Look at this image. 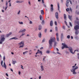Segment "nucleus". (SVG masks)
Masks as SVG:
<instances>
[{"mask_svg": "<svg viewBox=\"0 0 79 79\" xmlns=\"http://www.w3.org/2000/svg\"><path fill=\"white\" fill-rule=\"evenodd\" d=\"M55 40V37H53V39H52V37H51V38L49 40V48H51L52 47V43Z\"/></svg>", "mask_w": 79, "mask_h": 79, "instance_id": "nucleus-1", "label": "nucleus"}, {"mask_svg": "<svg viewBox=\"0 0 79 79\" xmlns=\"http://www.w3.org/2000/svg\"><path fill=\"white\" fill-rule=\"evenodd\" d=\"M77 65V64H75V66H73L72 67L73 69L71 70V72H73V74H76V73L75 72L76 69H78V67L76 66V67H75Z\"/></svg>", "mask_w": 79, "mask_h": 79, "instance_id": "nucleus-2", "label": "nucleus"}, {"mask_svg": "<svg viewBox=\"0 0 79 79\" xmlns=\"http://www.w3.org/2000/svg\"><path fill=\"white\" fill-rule=\"evenodd\" d=\"M5 40V35H1V40H0V44H2L3 42H4Z\"/></svg>", "mask_w": 79, "mask_h": 79, "instance_id": "nucleus-3", "label": "nucleus"}, {"mask_svg": "<svg viewBox=\"0 0 79 79\" xmlns=\"http://www.w3.org/2000/svg\"><path fill=\"white\" fill-rule=\"evenodd\" d=\"M19 45L20 46L19 48H23L24 46V41H21L20 43H19Z\"/></svg>", "mask_w": 79, "mask_h": 79, "instance_id": "nucleus-4", "label": "nucleus"}, {"mask_svg": "<svg viewBox=\"0 0 79 79\" xmlns=\"http://www.w3.org/2000/svg\"><path fill=\"white\" fill-rule=\"evenodd\" d=\"M69 51H70L71 53H72V54H74V53H75V52H76L77 51V52H79V51H78V50H75L74 51V52H73V49L72 47H70L69 48Z\"/></svg>", "mask_w": 79, "mask_h": 79, "instance_id": "nucleus-5", "label": "nucleus"}, {"mask_svg": "<svg viewBox=\"0 0 79 79\" xmlns=\"http://www.w3.org/2000/svg\"><path fill=\"white\" fill-rule=\"evenodd\" d=\"M62 45H63L65 48H69H69H70V47H69L67 45H66L63 43H62Z\"/></svg>", "mask_w": 79, "mask_h": 79, "instance_id": "nucleus-6", "label": "nucleus"}, {"mask_svg": "<svg viewBox=\"0 0 79 79\" xmlns=\"http://www.w3.org/2000/svg\"><path fill=\"white\" fill-rule=\"evenodd\" d=\"M74 29L75 31H77L78 29H79V26L78 25H76L74 27Z\"/></svg>", "mask_w": 79, "mask_h": 79, "instance_id": "nucleus-7", "label": "nucleus"}, {"mask_svg": "<svg viewBox=\"0 0 79 79\" xmlns=\"http://www.w3.org/2000/svg\"><path fill=\"white\" fill-rule=\"evenodd\" d=\"M56 40L58 42H59L60 40H59V37H58V33H57L56 34Z\"/></svg>", "mask_w": 79, "mask_h": 79, "instance_id": "nucleus-8", "label": "nucleus"}, {"mask_svg": "<svg viewBox=\"0 0 79 79\" xmlns=\"http://www.w3.org/2000/svg\"><path fill=\"white\" fill-rule=\"evenodd\" d=\"M51 11L53 12V5L52 4L51 5Z\"/></svg>", "mask_w": 79, "mask_h": 79, "instance_id": "nucleus-9", "label": "nucleus"}, {"mask_svg": "<svg viewBox=\"0 0 79 79\" xmlns=\"http://www.w3.org/2000/svg\"><path fill=\"white\" fill-rule=\"evenodd\" d=\"M55 16L56 19H58V12H56L55 13Z\"/></svg>", "mask_w": 79, "mask_h": 79, "instance_id": "nucleus-10", "label": "nucleus"}, {"mask_svg": "<svg viewBox=\"0 0 79 79\" xmlns=\"http://www.w3.org/2000/svg\"><path fill=\"white\" fill-rule=\"evenodd\" d=\"M69 0H67L66 1V6H67V7H68V6H69Z\"/></svg>", "mask_w": 79, "mask_h": 79, "instance_id": "nucleus-11", "label": "nucleus"}, {"mask_svg": "<svg viewBox=\"0 0 79 79\" xmlns=\"http://www.w3.org/2000/svg\"><path fill=\"white\" fill-rule=\"evenodd\" d=\"M26 32V29H23L22 30H20L19 32Z\"/></svg>", "mask_w": 79, "mask_h": 79, "instance_id": "nucleus-12", "label": "nucleus"}, {"mask_svg": "<svg viewBox=\"0 0 79 79\" xmlns=\"http://www.w3.org/2000/svg\"><path fill=\"white\" fill-rule=\"evenodd\" d=\"M38 37L40 38H41V37H42L41 35H42V33H41V32H39V33L38 34Z\"/></svg>", "mask_w": 79, "mask_h": 79, "instance_id": "nucleus-13", "label": "nucleus"}, {"mask_svg": "<svg viewBox=\"0 0 79 79\" xmlns=\"http://www.w3.org/2000/svg\"><path fill=\"white\" fill-rule=\"evenodd\" d=\"M12 34V33L10 32L8 34H7L6 35V37H8L10 35H11V34Z\"/></svg>", "mask_w": 79, "mask_h": 79, "instance_id": "nucleus-14", "label": "nucleus"}, {"mask_svg": "<svg viewBox=\"0 0 79 79\" xmlns=\"http://www.w3.org/2000/svg\"><path fill=\"white\" fill-rule=\"evenodd\" d=\"M68 18L69 19H70V21H71L72 20V15H71V16L69 15H68Z\"/></svg>", "mask_w": 79, "mask_h": 79, "instance_id": "nucleus-15", "label": "nucleus"}, {"mask_svg": "<svg viewBox=\"0 0 79 79\" xmlns=\"http://www.w3.org/2000/svg\"><path fill=\"white\" fill-rule=\"evenodd\" d=\"M23 1L20 0H18L16 1V3H23Z\"/></svg>", "mask_w": 79, "mask_h": 79, "instance_id": "nucleus-16", "label": "nucleus"}, {"mask_svg": "<svg viewBox=\"0 0 79 79\" xmlns=\"http://www.w3.org/2000/svg\"><path fill=\"white\" fill-rule=\"evenodd\" d=\"M12 39H15V40H16L18 39V38L16 37L12 38L10 39V40H12Z\"/></svg>", "mask_w": 79, "mask_h": 79, "instance_id": "nucleus-17", "label": "nucleus"}, {"mask_svg": "<svg viewBox=\"0 0 79 79\" xmlns=\"http://www.w3.org/2000/svg\"><path fill=\"white\" fill-rule=\"evenodd\" d=\"M61 39V40L62 41L63 40V33H62L61 34V36L60 37Z\"/></svg>", "mask_w": 79, "mask_h": 79, "instance_id": "nucleus-18", "label": "nucleus"}, {"mask_svg": "<svg viewBox=\"0 0 79 79\" xmlns=\"http://www.w3.org/2000/svg\"><path fill=\"white\" fill-rule=\"evenodd\" d=\"M12 64H15V63H17V62H16V60H15L14 61V60H12Z\"/></svg>", "mask_w": 79, "mask_h": 79, "instance_id": "nucleus-19", "label": "nucleus"}, {"mask_svg": "<svg viewBox=\"0 0 79 79\" xmlns=\"http://www.w3.org/2000/svg\"><path fill=\"white\" fill-rule=\"evenodd\" d=\"M50 26H53V21H51L50 22Z\"/></svg>", "mask_w": 79, "mask_h": 79, "instance_id": "nucleus-20", "label": "nucleus"}, {"mask_svg": "<svg viewBox=\"0 0 79 79\" xmlns=\"http://www.w3.org/2000/svg\"><path fill=\"white\" fill-rule=\"evenodd\" d=\"M75 34L76 35H77L79 34V31L77 30H76Z\"/></svg>", "mask_w": 79, "mask_h": 79, "instance_id": "nucleus-21", "label": "nucleus"}, {"mask_svg": "<svg viewBox=\"0 0 79 79\" xmlns=\"http://www.w3.org/2000/svg\"><path fill=\"white\" fill-rule=\"evenodd\" d=\"M64 18L65 20L66 19V14H64Z\"/></svg>", "mask_w": 79, "mask_h": 79, "instance_id": "nucleus-22", "label": "nucleus"}, {"mask_svg": "<svg viewBox=\"0 0 79 79\" xmlns=\"http://www.w3.org/2000/svg\"><path fill=\"white\" fill-rule=\"evenodd\" d=\"M38 53H41V55H42V52L38 50Z\"/></svg>", "mask_w": 79, "mask_h": 79, "instance_id": "nucleus-23", "label": "nucleus"}, {"mask_svg": "<svg viewBox=\"0 0 79 79\" xmlns=\"http://www.w3.org/2000/svg\"><path fill=\"white\" fill-rule=\"evenodd\" d=\"M41 15H44L45 13H44V10H41Z\"/></svg>", "mask_w": 79, "mask_h": 79, "instance_id": "nucleus-24", "label": "nucleus"}, {"mask_svg": "<svg viewBox=\"0 0 79 79\" xmlns=\"http://www.w3.org/2000/svg\"><path fill=\"white\" fill-rule=\"evenodd\" d=\"M4 67L5 68V69H6V65L5 64V62H4Z\"/></svg>", "mask_w": 79, "mask_h": 79, "instance_id": "nucleus-25", "label": "nucleus"}, {"mask_svg": "<svg viewBox=\"0 0 79 79\" xmlns=\"http://www.w3.org/2000/svg\"><path fill=\"white\" fill-rule=\"evenodd\" d=\"M41 71H44V67H43V66L41 65Z\"/></svg>", "mask_w": 79, "mask_h": 79, "instance_id": "nucleus-26", "label": "nucleus"}, {"mask_svg": "<svg viewBox=\"0 0 79 79\" xmlns=\"http://www.w3.org/2000/svg\"><path fill=\"white\" fill-rule=\"evenodd\" d=\"M42 29V26L41 25L39 26V30H41Z\"/></svg>", "mask_w": 79, "mask_h": 79, "instance_id": "nucleus-27", "label": "nucleus"}, {"mask_svg": "<svg viewBox=\"0 0 79 79\" xmlns=\"http://www.w3.org/2000/svg\"><path fill=\"white\" fill-rule=\"evenodd\" d=\"M42 16L41 15H40V18L41 21H42Z\"/></svg>", "mask_w": 79, "mask_h": 79, "instance_id": "nucleus-28", "label": "nucleus"}, {"mask_svg": "<svg viewBox=\"0 0 79 79\" xmlns=\"http://www.w3.org/2000/svg\"><path fill=\"white\" fill-rule=\"evenodd\" d=\"M46 53H50V51L49 50H47L46 52Z\"/></svg>", "mask_w": 79, "mask_h": 79, "instance_id": "nucleus-29", "label": "nucleus"}, {"mask_svg": "<svg viewBox=\"0 0 79 79\" xmlns=\"http://www.w3.org/2000/svg\"><path fill=\"white\" fill-rule=\"evenodd\" d=\"M19 23L20 24H23V22H19Z\"/></svg>", "mask_w": 79, "mask_h": 79, "instance_id": "nucleus-30", "label": "nucleus"}, {"mask_svg": "<svg viewBox=\"0 0 79 79\" xmlns=\"http://www.w3.org/2000/svg\"><path fill=\"white\" fill-rule=\"evenodd\" d=\"M1 66H2V67H3V60L1 61Z\"/></svg>", "mask_w": 79, "mask_h": 79, "instance_id": "nucleus-31", "label": "nucleus"}, {"mask_svg": "<svg viewBox=\"0 0 79 79\" xmlns=\"http://www.w3.org/2000/svg\"><path fill=\"white\" fill-rule=\"evenodd\" d=\"M66 11H69V9L68 8L67 9H66Z\"/></svg>", "mask_w": 79, "mask_h": 79, "instance_id": "nucleus-32", "label": "nucleus"}, {"mask_svg": "<svg viewBox=\"0 0 79 79\" xmlns=\"http://www.w3.org/2000/svg\"><path fill=\"white\" fill-rule=\"evenodd\" d=\"M55 30L56 31V32H57V31H58V28L57 27H56Z\"/></svg>", "mask_w": 79, "mask_h": 79, "instance_id": "nucleus-33", "label": "nucleus"}, {"mask_svg": "<svg viewBox=\"0 0 79 79\" xmlns=\"http://www.w3.org/2000/svg\"><path fill=\"white\" fill-rule=\"evenodd\" d=\"M42 2V4H44L45 3V2L44 1V0H41Z\"/></svg>", "mask_w": 79, "mask_h": 79, "instance_id": "nucleus-34", "label": "nucleus"}, {"mask_svg": "<svg viewBox=\"0 0 79 79\" xmlns=\"http://www.w3.org/2000/svg\"><path fill=\"white\" fill-rule=\"evenodd\" d=\"M28 51H26V52H23V55H24V54H25L26 53H28Z\"/></svg>", "mask_w": 79, "mask_h": 79, "instance_id": "nucleus-35", "label": "nucleus"}, {"mask_svg": "<svg viewBox=\"0 0 79 79\" xmlns=\"http://www.w3.org/2000/svg\"><path fill=\"white\" fill-rule=\"evenodd\" d=\"M58 8L59 10H60V6H59V3L57 4Z\"/></svg>", "mask_w": 79, "mask_h": 79, "instance_id": "nucleus-36", "label": "nucleus"}, {"mask_svg": "<svg viewBox=\"0 0 79 79\" xmlns=\"http://www.w3.org/2000/svg\"><path fill=\"white\" fill-rule=\"evenodd\" d=\"M8 3L7 2V1H6V6H8Z\"/></svg>", "mask_w": 79, "mask_h": 79, "instance_id": "nucleus-37", "label": "nucleus"}, {"mask_svg": "<svg viewBox=\"0 0 79 79\" xmlns=\"http://www.w3.org/2000/svg\"><path fill=\"white\" fill-rule=\"evenodd\" d=\"M56 44H57V42H54V46H56Z\"/></svg>", "mask_w": 79, "mask_h": 79, "instance_id": "nucleus-38", "label": "nucleus"}, {"mask_svg": "<svg viewBox=\"0 0 79 79\" xmlns=\"http://www.w3.org/2000/svg\"><path fill=\"white\" fill-rule=\"evenodd\" d=\"M67 38L68 39H70V35H68L67 36Z\"/></svg>", "mask_w": 79, "mask_h": 79, "instance_id": "nucleus-39", "label": "nucleus"}, {"mask_svg": "<svg viewBox=\"0 0 79 79\" xmlns=\"http://www.w3.org/2000/svg\"><path fill=\"white\" fill-rule=\"evenodd\" d=\"M69 25L70 26H71V27H72V26H73L72 24H71V22H69Z\"/></svg>", "mask_w": 79, "mask_h": 79, "instance_id": "nucleus-40", "label": "nucleus"}, {"mask_svg": "<svg viewBox=\"0 0 79 79\" xmlns=\"http://www.w3.org/2000/svg\"><path fill=\"white\" fill-rule=\"evenodd\" d=\"M25 35V33H22V35L20 36V37H22V36H23V35Z\"/></svg>", "mask_w": 79, "mask_h": 79, "instance_id": "nucleus-41", "label": "nucleus"}, {"mask_svg": "<svg viewBox=\"0 0 79 79\" xmlns=\"http://www.w3.org/2000/svg\"><path fill=\"white\" fill-rule=\"evenodd\" d=\"M29 24H32V21H30Z\"/></svg>", "mask_w": 79, "mask_h": 79, "instance_id": "nucleus-42", "label": "nucleus"}, {"mask_svg": "<svg viewBox=\"0 0 79 79\" xmlns=\"http://www.w3.org/2000/svg\"><path fill=\"white\" fill-rule=\"evenodd\" d=\"M5 56H4L3 57V61H5Z\"/></svg>", "mask_w": 79, "mask_h": 79, "instance_id": "nucleus-43", "label": "nucleus"}, {"mask_svg": "<svg viewBox=\"0 0 79 79\" xmlns=\"http://www.w3.org/2000/svg\"><path fill=\"white\" fill-rule=\"evenodd\" d=\"M7 8H8V6L5 7V11H6V9H7Z\"/></svg>", "mask_w": 79, "mask_h": 79, "instance_id": "nucleus-44", "label": "nucleus"}, {"mask_svg": "<svg viewBox=\"0 0 79 79\" xmlns=\"http://www.w3.org/2000/svg\"><path fill=\"white\" fill-rule=\"evenodd\" d=\"M69 9H70V10L71 11V12H72V9H71V7H70Z\"/></svg>", "mask_w": 79, "mask_h": 79, "instance_id": "nucleus-45", "label": "nucleus"}, {"mask_svg": "<svg viewBox=\"0 0 79 79\" xmlns=\"http://www.w3.org/2000/svg\"><path fill=\"white\" fill-rule=\"evenodd\" d=\"M20 12H21V11L19 10L18 12V15H19V14L20 13Z\"/></svg>", "mask_w": 79, "mask_h": 79, "instance_id": "nucleus-46", "label": "nucleus"}, {"mask_svg": "<svg viewBox=\"0 0 79 79\" xmlns=\"http://www.w3.org/2000/svg\"><path fill=\"white\" fill-rule=\"evenodd\" d=\"M55 25H56H56H57V22H56L55 21Z\"/></svg>", "mask_w": 79, "mask_h": 79, "instance_id": "nucleus-47", "label": "nucleus"}, {"mask_svg": "<svg viewBox=\"0 0 79 79\" xmlns=\"http://www.w3.org/2000/svg\"><path fill=\"white\" fill-rule=\"evenodd\" d=\"M47 29H45L44 30V32L46 33L47 32Z\"/></svg>", "mask_w": 79, "mask_h": 79, "instance_id": "nucleus-48", "label": "nucleus"}, {"mask_svg": "<svg viewBox=\"0 0 79 79\" xmlns=\"http://www.w3.org/2000/svg\"><path fill=\"white\" fill-rule=\"evenodd\" d=\"M45 58H46V56H45V57L43 58V60L44 61L45 60Z\"/></svg>", "mask_w": 79, "mask_h": 79, "instance_id": "nucleus-49", "label": "nucleus"}, {"mask_svg": "<svg viewBox=\"0 0 79 79\" xmlns=\"http://www.w3.org/2000/svg\"><path fill=\"white\" fill-rule=\"evenodd\" d=\"M64 48V46H63L62 47V50H63Z\"/></svg>", "mask_w": 79, "mask_h": 79, "instance_id": "nucleus-50", "label": "nucleus"}, {"mask_svg": "<svg viewBox=\"0 0 79 79\" xmlns=\"http://www.w3.org/2000/svg\"><path fill=\"white\" fill-rule=\"evenodd\" d=\"M10 70L11 71H12V72H13V69H12L10 68Z\"/></svg>", "mask_w": 79, "mask_h": 79, "instance_id": "nucleus-51", "label": "nucleus"}, {"mask_svg": "<svg viewBox=\"0 0 79 79\" xmlns=\"http://www.w3.org/2000/svg\"><path fill=\"white\" fill-rule=\"evenodd\" d=\"M63 29H65V27H64V26H63Z\"/></svg>", "mask_w": 79, "mask_h": 79, "instance_id": "nucleus-52", "label": "nucleus"}, {"mask_svg": "<svg viewBox=\"0 0 79 79\" xmlns=\"http://www.w3.org/2000/svg\"><path fill=\"white\" fill-rule=\"evenodd\" d=\"M45 42V39H43L42 40V42Z\"/></svg>", "mask_w": 79, "mask_h": 79, "instance_id": "nucleus-53", "label": "nucleus"}, {"mask_svg": "<svg viewBox=\"0 0 79 79\" xmlns=\"http://www.w3.org/2000/svg\"><path fill=\"white\" fill-rule=\"evenodd\" d=\"M57 54H59V55H61V54H60V52H57Z\"/></svg>", "mask_w": 79, "mask_h": 79, "instance_id": "nucleus-54", "label": "nucleus"}, {"mask_svg": "<svg viewBox=\"0 0 79 79\" xmlns=\"http://www.w3.org/2000/svg\"><path fill=\"white\" fill-rule=\"evenodd\" d=\"M43 6L44 7H46V5H45L43 4Z\"/></svg>", "mask_w": 79, "mask_h": 79, "instance_id": "nucleus-55", "label": "nucleus"}, {"mask_svg": "<svg viewBox=\"0 0 79 79\" xmlns=\"http://www.w3.org/2000/svg\"><path fill=\"white\" fill-rule=\"evenodd\" d=\"M6 76H7L8 77V74H7V73H6Z\"/></svg>", "mask_w": 79, "mask_h": 79, "instance_id": "nucleus-56", "label": "nucleus"}, {"mask_svg": "<svg viewBox=\"0 0 79 79\" xmlns=\"http://www.w3.org/2000/svg\"><path fill=\"white\" fill-rule=\"evenodd\" d=\"M28 3L29 5H31V2H30V1H28Z\"/></svg>", "mask_w": 79, "mask_h": 79, "instance_id": "nucleus-57", "label": "nucleus"}, {"mask_svg": "<svg viewBox=\"0 0 79 79\" xmlns=\"http://www.w3.org/2000/svg\"><path fill=\"white\" fill-rule=\"evenodd\" d=\"M9 4H10V5H9V6H11V2H10V3H9Z\"/></svg>", "mask_w": 79, "mask_h": 79, "instance_id": "nucleus-58", "label": "nucleus"}, {"mask_svg": "<svg viewBox=\"0 0 79 79\" xmlns=\"http://www.w3.org/2000/svg\"><path fill=\"white\" fill-rule=\"evenodd\" d=\"M39 79H41V76H40L39 77Z\"/></svg>", "mask_w": 79, "mask_h": 79, "instance_id": "nucleus-59", "label": "nucleus"}, {"mask_svg": "<svg viewBox=\"0 0 79 79\" xmlns=\"http://www.w3.org/2000/svg\"><path fill=\"white\" fill-rule=\"evenodd\" d=\"M66 54H67L68 53H69V52H68V51H67L66 52Z\"/></svg>", "mask_w": 79, "mask_h": 79, "instance_id": "nucleus-60", "label": "nucleus"}, {"mask_svg": "<svg viewBox=\"0 0 79 79\" xmlns=\"http://www.w3.org/2000/svg\"><path fill=\"white\" fill-rule=\"evenodd\" d=\"M56 49L57 51H59V50L58 49V48H56Z\"/></svg>", "mask_w": 79, "mask_h": 79, "instance_id": "nucleus-61", "label": "nucleus"}, {"mask_svg": "<svg viewBox=\"0 0 79 79\" xmlns=\"http://www.w3.org/2000/svg\"><path fill=\"white\" fill-rule=\"evenodd\" d=\"M71 39H73V36H71Z\"/></svg>", "mask_w": 79, "mask_h": 79, "instance_id": "nucleus-62", "label": "nucleus"}, {"mask_svg": "<svg viewBox=\"0 0 79 79\" xmlns=\"http://www.w3.org/2000/svg\"><path fill=\"white\" fill-rule=\"evenodd\" d=\"M2 13H4V10H2Z\"/></svg>", "mask_w": 79, "mask_h": 79, "instance_id": "nucleus-63", "label": "nucleus"}, {"mask_svg": "<svg viewBox=\"0 0 79 79\" xmlns=\"http://www.w3.org/2000/svg\"><path fill=\"white\" fill-rule=\"evenodd\" d=\"M19 74H21V72H20V71H19Z\"/></svg>", "mask_w": 79, "mask_h": 79, "instance_id": "nucleus-64", "label": "nucleus"}]
</instances>
